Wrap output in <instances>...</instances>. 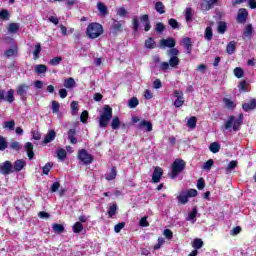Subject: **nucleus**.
I'll use <instances>...</instances> for the list:
<instances>
[{
  "instance_id": "nucleus-1",
  "label": "nucleus",
  "mask_w": 256,
  "mask_h": 256,
  "mask_svg": "<svg viewBox=\"0 0 256 256\" xmlns=\"http://www.w3.org/2000/svg\"><path fill=\"white\" fill-rule=\"evenodd\" d=\"M241 125H243V114H239L237 118L235 116H229L227 121H225L224 125L221 126V131L225 133V131H239Z\"/></svg>"
},
{
  "instance_id": "nucleus-2",
  "label": "nucleus",
  "mask_w": 256,
  "mask_h": 256,
  "mask_svg": "<svg viewBox=\"0 0 256 256\" xmlns=\"http://www.w3.org/2000/svg\"><path fill=\"white\" fill-rule=\"evenodd\" d=\"M113 118V108L109 105H105L103 112L99 116V127L105 129L109 125V121Z\"/></svg>"
},
{
  "instance_id": "nucleus-3",
  "label": "nucleus",
  "mask_w": 256,
  "mask_h": 256,
  "mask_svg": "<svg viewBox=\"0 0 256 256\" xmlns=\"http://www.w3.org/2000/svg\"><path fill=\"white\" fill-rule=\"evenodd\" d=\"M103 35V26L99 23H90L86 29V36L89 39H97Z\"/></svg>"
},
{
  "instance_id": "nucleus-4",
  "label": "nucleus",
  "mask_w": 256,
  "mask_h": 256,
  "mask_svg": "<svg viewBox=\"0 0 256 256\" xmlns=\"http://www.w3.org/2000/svg\"><path fill=\"white\" fill-rule=\"evenodd\" d=\"M185 165V160L183 159H176L172 163V179H176L179 173H183Z\"/></svg>"
},
{
  "instance_id": "nucleus-5",
  "label": "nucleus",
  "mask_w": 256,
  "mask_h": 256,
  "mask_svg": "<svg viewBox=\"0 0 256 256\" xmlns=\"http://www.w3.org/2000/svg\"><path fill=\"white\" fill-rule=\"evenodd\" d=\"M78 159L82 161L84 165H91L93 163V156L89 154L85 149L79 151Z\"/></svg>"
},
{
  "instance_id": "nucleus-6",
  "label": "nucleus",
  "mask_w": 256,
  "mask_h": 256,
  "mask_svg": "<svg viewBox=\"0 0 256 256\" xmlns=\"http://www.w3.org/2000/svg\"><path fill=\"white\" fill-rule=\"evenodd\" d=\"M0 101H7L8 103H13V101H15V90L10 89L5 92V90L0 89Z\"/></svg>"
},
{
  "instance_id": "nucleus-7",
  "label": "nucleus",
  "mask_w": 256,
  "mask_h": 256,
  "mask_svg": "<svg viewBox=\"0 0 256 256\" xmlns=\"http://www.w3.org/2000/svg\"><path fill=\"white\" fill-rule=\"evenodd\" d=\"M27 91H29V85L20 84L16 89V95H18L21 101H27Z\"/></svg>"
},
{
  "instance_id": "nucleus-8",
  "label": "nucleus",
  "mask_w": 256,
  "mask_h": 256,
  "mask_svg": "<svg viewBox=\"0 0 256 256\" xmlns=\"http://www.w3.org/2000/svg\"><path fill=\"white\" fill-rule=\"evenodd\" d=\"M0 173L2 175H11L13 173V164L10 161H5L0 165Z\"/></svg>"
},
{
  "instance_id": "nucleus-9",
  "label": "nucleus",
  "mask_w": 256,
  "mask_h": 256,
  "mask_svg": "<svg viewBox=\"0 0 256 256\" xmlns=\"http://www.w3.org/2000/svg\"><path fill=\"white\" fill-rule=\"evenodd\" d=\"M174 97H175V101H174V107H183V105L185 104V97H183V92H180L179 90H174Z\"/></svg>"
},
{
  "instance_id": "nucleus-10",
  "label": "nucleus",
  "mask_w": 256,
  "mask_h": 256,
  "mask_svg": "<svg viewBox=\"0 0 256 256\" xmlns=\"http://www.w3.org/2000/svg\"><path fill=\"white\" fill-rule=\"evenodd\" d=\"M247 17H249V12L247 11V9L240 8L238 10L236 21L240 24L247 23Z\"/></svg>"
},
{
  "instance_id": "nucleus-11",
  "label": "nucleus",
  "mask_w": 256,
  "mask_h": 256,
  "mask_svg": "<svg viewBox=\"0 0 256 256\" xmlns=\"http://www.w3.org/2000/svg\"><path fill=\"white\" fill-rule=\"evenodd\" d=\"M27 166V162L23 159L16 160L13 164V173H19V171H23V168Z\"/></svg>"
},
{
  "instance_id": "nucleus-12",
  "label": "nucleus",
  "mask_w": 256,
  "mask_h": 256,
  "mask_svg": "<svg viewBox=\"0 0 256 256\" xmlns=\"http://www.w3.org/2000/svg\"><path fill=\"white\" fill-rule=\"evenodd\" d=\"M111 31L113 35H117V33H121L123 31V22L113 20V24L111 26Z\"/></svg>"
},
{
  "instance_id": "nucleus-13",
  "label": "nucleus",
  "mask_w": 256,
  "mask_h": 256,
  "mask_svg": "<svg viewBox=\"0 0 256 256\" xmlns=\"http://www.w3.org/2000/svg\"><path fill=\"white\" fill-rule=\"evenodd\" d=\"M161 177H163V169L156 167L152 174L153 183H159V181H161Z\"/></svg>"
},
{
  "instance_id": "nucleus-14",
  "label": "nucleus",
  "mask_w": 256,
  "mask_h": 256,
  "mask_svg": "<svg viewBox=\"0 0 256 256\" xmlns=\"http://www.w3.org/2000/svg\"><path fill=\"white\" fill-rule=\"evenodd\" d=\"M55 137H57V132H55V130H49L46 136L44 137L43 143L47 145L55 141Z\"/></svg>"
},
{
  "instance_id": "nucleus-15",
  "label": "nucleus",
  "mask_w": 256,
  "mask_h": 256,
  "mask_svg": "<svg viewBox=\"0 0 256 256\" xmlns=\"http://www.w3.org/2000/svg\"><path fill=\"white\" fill-rule=\"evenodd\" d=\"M141 23L144 25V31H151V22H149V15L144 14L140 18Z\"/></svg>"
},
{
  "instance_id": "nucleus-16",
  "label": "nucleus",
  "mask_w": 256,
  "mask_h": 256,
  "mask_svg": "<svg viewBox=\"0 0 256 256\" xmlns=\"http://www.w3.org/2000/svg\"><path fill=\"white\" fill-rule=\"evenodd\" d=\"M175 45H176L175 39H173V38L162 39L160 41V47H170V48H173V47H175Z\"/></svg>"
},
{
  "instance_id": "nucleus-17",
  "label": "nucleus",
  "mask_w": 256,
  "mask_h": 256,
  "mask_svg": "<svg viewBox=\"0 0 256 256\" xmlns=\"http://www.w3.org/2000/svg\"><path fill=\"white\" fill-rule=\"evenodd\" d=\"M177 199L181 205H187V203H189V196L186 191H182L180 195L177 196Z\"/></svg>"
},
{
  "instance_id": "nucleus-18",
  "label": "nucleus",
  "mask_w": 256,
  "mask_h": 256,
  "mask_svg": "<svg viewBox=\"0 0 256 256\" xmlns=\"http://www.w3.org/2000/svg\"><path fill=\"white\" fill-rule=\"evenodd\" d=\"M184 49L187 50V54L191 55V51H193V44H191V38L186 37L183 39Z\"/></svg>"
},
{
  "instance_id": "nucleus-19",
  "label": "nucleus",
  "mask_w": 256,
  "mask_h": 256,
  "mask_svg": "<svg viewBox=\"0 0 256 256\" xmlns=\"http://www.w3.org/2000/svg\"><path fill=\"white\" fill-rule=\"evenodd\" d=\"M242 109H244L245 111H253V109H256L255 99H252L248 103L243 104Z\"/></svg>"
},
{
  "instance_id": "nucleus-20",
  "label": "nucleus",
  "mask_w": 256,
  "mask_h": 256,
  "mask_svg": "<svg viewBox=\"0 0 256 256\" xmlns=\"http://www.w3.org/2000/svg\"><path fill=\"white\" fill-rule=\"evenodd\" d=\"M24 148L27 152L29 159H33V157H35V153L33 152V144L31 142H27Z\"/></svg>"
},
{
  "instance_id": "nucleus-21",
  "label": "nucleus",
  "mask_w": 256,
  "mask_h": 256,
  "mask_svg": "<svg viewBox=\"0 0 256 256\" xmlns=\"http://www.w3.org/2000/svg\"><path fill=\"white\" fill-rule=\"evenodd\" d=\"M144 127L148 132L153 131V124L147 120H143L139 123V129H144Z\"/></svg>"
},
{
  "instance_id": "nucleus-22",
  "label": "nucleus",
  "mask_w": 256,
  "mask_h": 256,
  "mask_svg": "<svg viewBox=\"0 0 256 256\" xmlns=\"http://www.w3.org/2000/svg\"><path fill=\"white\" fill-rule=\"evenodd\" d=\"M236 49H237V42L231 41L230 43H228L226 47V53H228V55H233Z\"/></svg>"
},
{
  "instance_id": "nucleus-23",
  "label": "nucleus",
  "mask_w": 256,
  "mask_h": 256,
  "mask_svg": "<svg viewBox=\"0 0 256 256\" xmlns=\"http://www.w3.org/2000/svg\"><path fill=\"white\" fill-rule=\"evenodd\" d=\"M75 135H77V131L75 129H70L68 131V139L72 145H77V138Z\"/></svg>"
},
{
  "instance_id": "nucleus-24",
  "label": "nucleus",
  "mask_w": 256,
  "mask_h": 256,
  "mask_svg": "<svg viewBox=\"0 0 256 256\" xmlns=\"http://www.w3.org/2000/svg\"><path fill=\"white\" fill-rule=\"evenodd\" d=\"M179 63H181V61L179 60V57H177V56L170 57L169 62H168L170 67H172L173 69H177V67L179 66Z\"/></svg>"
},
{
  "instance_id": "nucleus-25",
  "label": "nucleus",
  "mask_w": 256,
  "mask_h": 256,
  "mask_svg": "<svg viewBox=\"0 0 256 256\" xmlns=\"http://www.w3.org/2000/svg\"><path fill=\"white\" fill-rule=\"evenodd\" d=\"M251 35H253V25L248 24L244 29L243 39H251Z\"/></svg>"
},
{
  "instance_id": "nucleus-26",
  "label": "nucleus",
  "mask_w": 256,
  "mask_h": 256,
  "mask_svg": "<svg viewBox=\"0 0 256 256\" xmlns=\"http://www.w3.org/2000/svg\"><path fill=\"white\" fill-rule=\"evenodd\" d=\"M64 87H66V89H73L76 85L75 83V79H73L72 77L67 78L64 80Z\"/></svg>"
},
{
  "instance_id": "nucleus-27",
  "label": "nucleus",
  "mask_w": 256,
  "mask_h": 256,
  "mask_svg": "<svg viewBox=\"0 0 256 256\" xmlns=\"http://www.w3.org/2000/svg\"><path fill=\"white\" fill-rule=\"evenodd\" d=\"M213 2L212 0H204L201 4L202 11H209V9H212Z\"/></svg>"
},
{
  "instance_id": "nucleus-28",
  "label": "nucleus",
  "mask_w": 256,
  "mask_h": 256,
  "mask_svg": "<svg viewBox=\"0 0 256 256\" xmlns=\"http://www.w3.org/2000/svg\"><path fill=\"white\" fill-rule=\"evenodd\" d=\"M204 39H206V41H211V39H213V28H211V26H208L205 29Z\"/></svg>"
},
{
  "instance_id": "nucleus-29",
  "label": "nucleus",
  "mask_w": 256,
  "mask_h": 256,
  "mask_svg": "<svg viewBox=\"0 0 256 256\" xmlns=\"http://www.w3.org/2000/svg\"><path fill=\"white\" fill-rule=\"evenodd\" d=\"M35 73L41 75L42 73H47V67L44 64H38L34 68Z\"/></svg>"
},
{
  "instance_id": "nucleus-30",
  "label": "nucleus",
  "mask_w": 256,
  "mask_h": 256,
  "mask_svg": "<svg viewBox=\"0 0 256 256\" xmlns=\"http://www.w3.org/2000/svg\"><path fill=\"white\" fill-rule=\"evenodd\" d=\"M52 231L54 233L61 234V233H63V231H65V226H63V224H53Z\"/></svg>"
},
{
  "instance_id": "nucleus-31",
  "label": "nucleus",
  "mask_w": 256,
  "mask_h": 256,
  "mask_svg": "<svg viewBox=\"0 0 256 256\" xmlns=\"http://www.w3.org/2000/svg\"><path fill=\"white\" fill-rule=\"evenodd\" d=\"M117 177V168L112 167L110 173L106 176L107 181H113Z\"/></svg>"
},
{
  "instance_id": "nucleus-32",
  "label": "nucleus",
  "mask_w": 256,
  "mask_h": 256,
  "mask_svg": "<svg viewBox=\"0 0 256 256\" xmlns=\"http://www.w3.org/2000/svg\"><path fill=\"white\" fill-rule=\"evenodd\" d=\"M223 103L225 104V107H227V109H235L236 107L235 102H233V100L229 98H224Z\"/></svg>"
},
{
  "instance_id": "nucleus-33",
  "label": "nucleus",
  "mask_w": 256,
  "mask_h": 256,
  "mask_svg": "<svg viewBox=\"0 0 256 256\" xmlns=\"http://www.w3.org/2000/svg\"><path fill=\"white\" fill-rule=\"evenodd\" d=\"M155 9L160 15H163V13H165V5H163V2H156Z\"/></svg>"
},
{
  "instance_id": "nucleus-34",
  "label": "nucleus",
  "mask_w": 256,
  "mask_h": 256,
  "mask_svg": "<svg viewBox=\"0 0 256 256\" xmlns=\"http://www.w3.org/2000/svg\"><path fill=\"white\" fill-rule=\"evenodd\" d=\"M4 129H8V131H15V120L5 122Z\"/></svg>"
},
{
  "instance_id": "nucleus-35",
  "label": "nucleus",
  "mask_w": 256,
  "mask_h": 256,
  "mask_svg": "<svg viewBox=\"0 0 256 256\" xmlns=\"http://www.w3.org/2000/svg\"><path fill=\"white\" fill-rule=\"evenodd\" d=\"M17 31H19V24H17V23H10L8 25V32L9 33L14 34V33H17Z\"/></svg>"
},
{
  "instance_id": "nucleus-36",
  "label": "nucleus",
  "mask_w": 256,
  "mask_h": 256,
  "mask_svg": "<svg viewBox=\"0 0 256 256\" xmlns=\"http://www.w3.org/2000/svg\"><path fill=\"white\" fill-rule=\"evenodd\" d=\"M209 149L211 153H219V150L221 149V146L217 142H213L210 144Z\"/></svg>"
},
{
  "instance_id": "nucleus-37",
  "label": "nucleus",
  "mask_w": 256,
  "mask_h": 256,
  "mask_svg": "<svg viewBox=\"0 0 256 256\" xmlns=\"http://www.w3.org/2000/svg\"><path fill=\"white\" fill-rule=\"evenodd\" d=\"M57 157H58V159H60V161L65 160V158L67 157V151H65V149H63V148L58 149Z\"/></svg>"
},
{
  "instance_id": "nucleus-38",
  "label": "nucleus",
  "mask_w": 256,
  "mask_h": 256,
  "mask_svg": "<svg viewBox=\"0 0 256 256\" xmlns=\"http://www.w3.org/2000/svg\"><path fill=\"white\" fill-rule=\"evenodd\" d=\"M41 53V43L35 45V50L33 51V57L35 60L39 59V54Z\"/></svg>"
},
{
  "instance_id": "nucleus-39",
  "label": "nucleus",
  "mask_w": 256,
  "mask_h": 256,
  "mask_svg": "<svg viewBox=\"0 0 256 256\" xmlns=\"http://www.w3.org/2000/svg\"><path fill=\"white\" fill-rule=\"evenodd\" d=\"M71 110L72 115H77V113H79V103L77 101L71 102Z\"/></svg>"
},
{
  "instance_id": "nucleus-40",
  "label": "nucleus",
  "mask_w": 256,
  "mask_h": 256,
  "mask_svg": "<svg viewBox=\"0 0 256 256\" xmlns=\"http://www.w3.org/2000/svg\"><path fill=\"white\" fill-rule=\"evenodd\" d=\"M145 47L146 49H155V40H153V38H148L145 41Z\"/></svg>"
},
{
  "instance_id": "nucleus-41",
  "label": "nucleus",
  "mask_w": 256,
  "mask_h": 256,
  "mask_svg": "<svg viewBox=\"0 0 256 256\" xmlns=\"http://www.w3.org/2000/svg\"><path fill=\"white\" fill-rule=\"evenodd\" d=\"M121 126V121H119V117H114L111 122L112 129H119Z\"/></svg>"
},
{
  "instance_id": "nucleus-42",
  "label": "nucleus",
  "mask_w": 256,
  "mask_h": 256,
  "mask_svg": "<svg viewBox=\"0 0 256 256\" xmlns=\"http://www.w3.org/2000/svg\"><path fill=\"white\" fill-rule=\"evenodd\" d=\"M225 31H227V23L219 22V24H218V33H220V35H223L225 33Z\"/></svg>"
},
{
  "instance_id": "nucleus-43",
  "label": "nucleus",
  "mask_w": 256,
  "mask_h": 256,
  "mask_svg": "<svg viewBox=\"0 0 256 256\" xmlns=\"http://www.w3.org/2000/svg\"><path fill=\"white\" fill-rule=\"evenodd\" d=\"M7 147H8L7 139H5V137L0 135V151H5Z\"/></svg>"
},
{
  "instance_id": "nucleus-44",
  "label": "nucleus",
  "mask_w": 256,
  "mask_h": 256,
  "mask_svg": "<svg viewBox=\"0 0 256 256\" xmlns=\"http://www.w3.org/2000/svg\"><path fill=\"white\" fill-rule=\"evenodd\" d=\"M187 126L190 129H195V127H197V118L191 117L190 119H188Z\"/></svg>"
},
{
  "instance_id": "nucleus-45",
  "label": "nucleus",
  "mask_w": 256,
  "mask_h": 256,
  "mask_svg": "<svg viewBox=\"0 0 256 256\" xmlns=\"http://www.w3.org/2000/svg\"><path fill=\"white\" fill-rule=\"evenodd\" d=\"M61 61H63V57L57 56L50 60V65H53L54 67H57V65L61 64Z\"/></svg>"
},
{
  "instance_id": "nucleus-46",
  "label": "nucleus",
  "mask_w": 256,
  "mask_h": 256,
  "mask_svg": "<svg viewBox=\"0 0 256 256\" xmlns=\"http://www.w3.org/2000/svg\"><path fill=\"white\" fill-rule=\"evenodd\" d=\"M97 7L101 15H107V6H105V4H103L102 2H99L97 4Z\"/></svg>"
},
{
  "instance_id": "nucleus-47",
  "label": "nucleus",
  "mask_w": 256,
  "mask_h": 256,
  "mask_svg": "<svg viewBox=\"0 0 256 256\" xmlns=\"http://www.w3.org/2000/svg\"><path fill=\"white\" fill-rule=\"evenodd\" d=\"M137 105H139V100L135 97L131 98L128 101V106L130 107V109H135V107H137Z\"/></svg>"
},
{
  "instance_id": "nucleus-48",
  "label": "nucleus",
  "mask_w": 256,
  "mask_h": 256,
  "mask_svg": "<svg viewBox=\"0 0 256 256\" xmlns=\"http://www.w3.org/2000/svg\"><path fill=\"white\" fill-rule=\"evenodd\" d=\"M213 165H215V162L213 161V159H209L208 161H206L202 167V169L206 170V171H210L211 167H213Z\"/></svg>"
},
{
  "instance_id": "nucleus-49",
  "label": "nucleus",
  "mask_w": 256,
  "mask_h": 256,
  "mask_svg": "<svg viewBox=\"0 0 256 256\" xmlns=\"http://www.w3.org/2000/svg\"><path fill=\"white\" fill-rule=\"evenodd\" d=\"M195 217H197V208H193L191 213L188 214L187 221L195 223Z\"/></svg>"
},
{
  "instance_id": "nucleus-50",
  "label": "nucleus",
  "mask_w": 256,
  "mask_h": 256,
  "mask_svg": "<svg viewBox=\"0 0 256 256\" xmlns=\"http://www.w3.org/2000/svg\"><path fill=\"white\" fill-rule=\"evenodd\" d=\"M73 231L75 233H81L83 231V224L81 222H76L73 225Z\"/></svg>"
},
{
  "instance_id": "nucleus-51",
  "label": "nucleus",
  "mask_w": 256,
  "mask_h": 256,
  "mask_svg": "<svg viewBox=\"0 0 256 256\" xmlns=\"http://www.w3.org/2000/svg\"><path fill=\"white\" fill-rule=\"evenodd\" d=\"M52 167L53 164L51 162L46 163L45 166L42 168L44 175H49V172L51 171Z\"/></svg>"
},
{
  "instance_id": "nucleus-52",
  "label": "nucleus",
  "mask_w": 256,
  "mask_h": 256,
  "mask_svg": "<svg viewBox=\"0 0 256 256\" xmlns=\"http://www.w3.org/2000/svg\"><path fill=\"white\" fill-rule=\"evenodd\" d=\"M168 57H177L179 55V49L177 48H170L167 52Z\"/></svg>"
},
{
  "instance_id": "nucleus-53",
  "label": "nucleus",
  "mask_w": 256,
  "mask_h": 256,
  "mask_svg": "<svg viewBox=\"0 0 256 256\" xmlns=\"http://www.w3.org/2000/svg\"><path fill=\"white\" fill-rule=\"evenodd\" d=\"M5 55L8 58L17 55V48H10V49L6 50Z\"/></svg>"
},
{
  "instance_id": "nucleus-54",
  "label": "nucleus",
  "mask_w": 256,
  "mask_h": 256,
  "mask_svg": "<svg viewBox=\"0 0 256 256\" xmlns=\"http://www.w3.org/2000/svg\"><path fill=\"white\" fill-rule=\"evenodd\" d=\"M116 213H117V204H112L109 207L108 215H109V217H113V215H115Z\"/></svg>"
},
{
  "instance_id": "nucleus-55",
  "label": "nucleus",
  "mask_w": 256,
  "mask_h": 256,
  "mask_svg": "<svg viewBox=\"0 0 256 256\" xmlns=\"http://www.w3.org/2000/svg\"><path fill=\"white\" fill-rule=\"evenodd\" d=\"M194 249H201L203 247V240L201 239H195L193 242Z\"/></svg>"
},
{
  "instance_id": "nucleus-56",
  "label": "nucleus",
  "mask_w": 256,
  "mask_h": 256,
  "mask_svg": "<svg viewBox=\"0 0 256 256\" xmlns=\"http://www.w3.org/2000/svg\"><path fill=\"white\" fill-rule=\"evenodd\" d=\"M234 75L237 77V79H241V77H243V69L239 67L235 68Z\"/></svg>"
},
{
  "instance_id": "nucleus-57",
  "label": "nucleus",
  "mask_w": 256,
  "mask_h": 256,
  "mask_svg": "<svg viewBox=\"0 0 256 256\" xmlns=\"http://www.w3.org/2000/svg\"><path fill=\"white\" fill-rule=\"evenodd\" d=\"M170 27H172V29H179V22H177V20L171 18L169 21H168Z\"/></svg>"
},
{
  "instance_id": "nucleus-58",
  "label": "nucleus",
  "mask_w": 256,
  "mask_h": 256,
  "mask_svg": "<svg viewBox=\"0 0 256 256\" xmlns=\"http://www.w3.org/2000/svg\"><path fill=\"white\" fill-rule=\"evenodd\" d=\"M132 25H133L134 33H137V31H139V20L137 19V17L133 18Z\"/></svg>"
},
{
  "instance_id": "nucleus-59",
  "label": "nucleus",
  "mask_w": 256,
  "mask_h": 256,
  "mask_svg": "<svg viewBox=\"0 0 256 256\" xmlns=\"http://www.w3.org/2000/svg\"><path fill=\"white\" fill-rule=\"evenodd\" d=\"M192 18H193L192 10L191 8H187L185 13V19L189 23V21H191Z\"/></svg>"
},
{
  "instance_id": "nucleus-60",
  "label": "nucleus",
  "mask_w": 256,
  "mask_h": 256,
  "mask_svg": "<svg viewBox=\"0 0 256 256\" xmlns=\"http://www.w3.org/2000/svg\"><path fill=\"white\" fill-rule=\"evenodd\" d=\"M0 19H4L5 21H9V11L2 10L0 12Z\"/></svg>"
},
{
  "instance_id": "nucleus-61",
  "label": "nucleus",
  "mask_w": 256,
  "mask_h": 256,
  "mask_svg": "<svg viewBox=\"0 0 256 256\" xmlns=\"http://www.w3.org/2000/svg\"><path fill=\"white\" fill-rule=\"evenodd\" d=\"M235 167H237V161L232 160L229 162L226 171H233V169H235Z\"/></svg>"
},
{
  "instance_id": "nucleus-62",
  "label": "nucleus",
  "mask_w": 256,
  "mask_h": 256,
  "mask_svg": "<svg viewBox=\"0 0 256 256\" xmlns=\"http://www.w3.org/2000/svg\"><path fill=\"white\" fill-rule=\"evenodd\" d=\"M59 102L52 101V113H59Z\"/></svg>"
},
{
  "instance_id": "nucleus-63",
  "label": "nucleus",
  "mask_w": 256,
  "mask_h": 256,
  "mask_svg": "<svg viewBox=\"0 0 256 256\" xmlns=\"http://www.w3.org/2000/svg\"><path fill=\"white\" fill-rule=\"evenodd\" d=\"M10 148H12L14 151H19L21 150V144H19L17 141H14L10 144Z\"/></svg>"
},
{
  "instance_id": "nucleus-64",
  "label": "nucleus",
  "mask_w": 256,
  "mask_h": 256,
  "mask_svg": "<svg viewBox=\"0 0 256 256\" xmlns=\"http://www.w3.org/2000/svg\"><path fill=\"white\" fill-rule=\"evenodd\" d=\"M117 15H119V17H126L127 16V10H125L124 7H120L117 10Z\"/></svg>"
}]
</instances>
